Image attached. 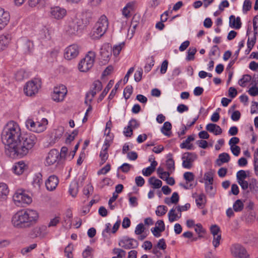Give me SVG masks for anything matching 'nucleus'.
Masks as SVG:
<instances>
[{
    "mask_svg": "<svg viewBox=\"0 0 258 258\" xmlns=\"http://www.w3.org/2000/svg\"><path fill=\"white\" fill-rule=\"evenodd\" d=\"M2 141L5 145L6 153L12 158L26 155L37 141L32 134L22 135L17 123L9 121L2 133Z\"/></svg>",
    "mask_w": 258,
    "mask_h": 258,
    "instance_id": "obj_1",
    "label": "nucleus"
},
{
    "mask_svg": "<svg viewBox=\"0 0 258 258\" xmlns=\"http://www.w3.org/2000/svg\"><path fill=\"white\" fill-rule=\"evenodd\" d=\"M38 219L39 213L37 211L27 209L15 214L12 218V223L18 229L29 228L37 223Z\"/></svg>",
    "mask_w": 258,
    "mask_h": 258,
    "instance_id": "obj_2",
    "label": "nucleus"
},
{
    "mask_svg": "<svg viewBox=\"0 0 258 258\" xmlns=\"http://www.w3.org/2000/svg\"><path fill=\"white\" fill-rule=\"evenodd\" d=\"M108 27V21L105 15H102L93 27L89 36L93 40H98L106 33Z\"/></svg>",
    "mask_w": 258,
    "mask_h": 258,
    "instance_id": "obj_3",
    "label": "nucleus"
},
{
    "mask_svg": "<svg viewBox=\"0 0 258 258\" xmlns=\"http://www.w3.org/2000/svg\"><path fill=\"white\" fill-rule=\"evenodd\" d=\"M83 27V19L79 16H75L68 20L64 31L69 36H76L82 31Z\"/></svg>",
    "mask_w": 258,
    "mask_h": 258,
    "instance_id": "obj_4",
    "label": "nucleus"
},
{
    "mask_svg": "<svg viewBox=\"0 0 258 258\" xmlns=\"http://www.w3.org/2000/svg\"><path fill=\"white\" fill-rule=\"evenodd\" d=\"M96 58L95 52L90 51L79 63V70L82 72H87L92 68Z\"/></svg>",
    "mask_w": 258,
    "mask_h": 258,
    "instance_id": "obj_5",
    "label": "nucleus"
},
{
    "mask_svg": "<svg viewBox=\"0 0 258 258\" xmlns=\"http://www.w3.org/2000/svg\"><path fill=\"white\" fill-rule=\"evenodd\" d=\"M41 85L39 79H34L28 82L24 87V92L28 96H33L38 92Z\"/></svg>",
    "mask_w": 258,
    "mask_h": 258,
    "instance_id": "obj_6",
    "label": "nucleus"
},
{
    "mask_svg": "<svg viewBox=\"0 0 258 258\" xmlns=\"http://www.w3.org/2000/svg\"><path fill=\"white\" fill-rule=\"evenodd\" d=\"M25 123L27 128L29 130L39 133L46 130L48 121L46 118H43L40 122H35L32 119H28Z\"/></svg>",
    "mask_w": 258,
    "mask_h": 258,
    "instance_id": "obj_7",
    "label": "nucleus"
},
{
    "mask_svg": "<svg viewBox=\"0 0 258 258\" xmlns=\"http://www.w3.org/2000/svg\"><path fill=\"white\" fill-rule=\"evenodd\" d=\"M13 200L18 206H24L32 202L31 197L22 189L17 190L13 196Z\"/></svg>",
    "mask_w": 258,
    "mask_h": 258,
    "instance_id": "obj_8",
    "label": "nucleus"
},
{
    "mask_svg": "<svg viewBox=\"0 0 258 258\" xmlns=\"http://www.w3.org/2000/svg\"><path fill=\"white\" fill-rule=\"evenodd\" d=\"M67 93V89L63 85L55 87L52 95V99L56 102H60L63 100Z\"/></svg>",
    "mask_w": 258,
    "mask_h": 258,
    "instance_id": "obj_9",
    "label": "nucleus"
},
{
    "mask_svg": "<svg viewBox=\"0 0 258 258\" xmlns=\"http://www.w3.org/2000/svg\"><path fill=\"white\" fill-rule=\"evenodd\" d=\"M197 158V155L194 153H184L182 156V166L186 169H190Z\"/></svg>",
    "mask_w": 258,
    "mask_h": 258,
    "instance_id": "obj_10",
    "label": "nucleus"
},
{
    "mask_svg": "<svg viewBox=\"0 0 258 258\" xmlns=\"http://www.w3.org/2000/svg\"><path fill=\"white\" fill-rule=\"evenodd\" d=\"M231 253L234 258H248L245 248L240 244H234L231 248Z\"/></svg>",
    "mask_w": 258,
    "mask_h": 258,
    "instance_id": "obj_11",
    "label": "nucleus"
},
{
    "mask_svg": "<svg viewBox=\"0 0 258 258\" xmlns=\"http://www.w3.org/2000/svg\"><path fill=\"white\" fill-rule=\"evenodd\" d=\"M79 46L77 44L71 45L65 49L64 57L68 60H71L76 57L79 53Z\"/></svg>",
    "mask_w": 258,
    "mask_h": 258,
    "instance_id": "obj_12",
    "label": "nucleus"
},
{
    "mask_svg": "<svg viewBox=\"0 0 258 258\" xmlns=\"http://www.w3.org/2000/svg\"><path fill=\"white\" fill-rule=\"evenodd\" d=\"M67 10L60 7L51 8L50 11L51 17L57 20L62 19L67 15Z\"/></svg>",
    "mask_w": 258,
    "mask_h": 258,
    "instance_id": "obj_13",
    "label": "nucleus"
},
{
    "mask_svg": "<svg viewBox=\"0 0 258 258\" xmlns=\"http://www.w3.org/2000/svg\"><path fill=\"white\" fill-rule=\"evenodd\" d=\"M47 227L44 225L36 226L30 231L29 235L31 238L44 237L47 234Z\"/></svg>",
    "mask_w": 258,
    "mask_h": 258,
    "instance_id": "obj_14",
    "label": "nucleus"
},
{
    "mask_svg": "<svg viewBox=\"0 0 258 258\" xmlns=\"http://www.w3.org/2000/svg\"><path fill=\"white\" fill-rule=\"evenodd\" d=\"M101 59L107 62L110 59L112 53V47L109 43L104 44L100 49Z\"/></svg>",
    "mask_w": 258,
    "mask_h": 258,
    "instance_id": "obj_15",
    "label": "nucleus"
},
{
    "mask_svg": "<svg viewBox=\"0 0 258 258\" xmlns=\"http://www.w3.org/2000/svg\"><path fill=\"white\" fill-rule=\"evenodd\" d=\"M119 245L124 249L135 248L138 245L137 240L125 237L119 242Z\"/></svg>",
    "mask_w": 258,
    "mask_h": 258,
    "instance_id": "obj_16",
    "label": "nucleus"
},
{
    "mask_svg": "<svg viewBox=\"0 0 258 258\" xmlns=\"http://www.w3.org/2000/svg\"><path fill=\"white\" fill-rule=\"evenodd\" d=\"M10 20V15L9 12L0 8V31L8 25Z\"/></svg>",
    "mask_w": 258,
    "mask_h": 258,
    "instance_id": "obj_17",
    "label": "nucleus"
},
{
    "mask_svg": "<svg viewBox=\"0 0 258 258\" xmlns=\"http://www.w3.org/2000/svg\"><path fill=\"white\" fill-rule=\"evenodd\" d=\"M11 39V35L9 33H4L0 36V51L4 50L8 47Z\"/></svg>",
    "mask_w": 258,
    "mask_h": 258,
    "instance_id": "obj_18",
    "label": "nucleus"
},
{
    "mask_svg": "<svg viewBox=\"0 0 258 258\" xmlns=\"http://www.w3.org/2000/svg\"><path fill=\"white\" fill-rule=\"evenodd\" d=\"M58 179L55 175L50 176L45 182L46 188L50 191L55 189L58 183Z\"/></svg>",
    "mask_w": 258,
    "mask_h": 258,
    "instance_id": "obj_19",
    "label": "nucleus"
},
{
    "mask_svg": "<svg viewBox=\"0 0 258 258\" xmlns=\"http://www.w3.org/2000/svg\"><path fill=\"white\" fill-rule=\"evenodd\" d=\"M59 153L57 150L53 149L50 151L46 158V163L47 165H51L57 161Z\"/></svg>",
    "mask_w": 258,
    "mask_h": 258,
    "instance_id": "obj_20",
    "label": "nucleus"
},
{
    "mask_svg": "<svg viewBox=\"0 0 258 258\" xmlns=\"http://www.w3.org/2000/svg\"><path fill=\"white\" fill-rule=\"evenodd\" d=\"M9 193V189L8 185L5 183H0V201L6 200Z\"/></svg>",
    "mask_w": 258,
    "mask_h": 258,
    "instance_id": "obj_21",
    "label": "nucleus"
},
{
    "mask_svg": "<svg viewBox=\"0 0 258 258\" xmlns=\"http://www.w3.org/2000/svg\"><path fill=\"white\" fill-rule=\"evenodd\" d=\"M206 128L208 131L213 133L215 135H219L222 133L221 128L216 124L209 123L206 125Z\"/></svg>",
    "mask_w": 258,
    "mask_h": 258,
    "instance_id": "obj_22",
    "label": "nucleus"
},
{
    "mask_svg": "<svg viewBox=\"0 0 258 258\" xmlns=\"http://www.w3.org/2000/svg\"><path fill=\"white\" fill-rule=\"evenodd\" d=\"M229 25L232 28L236 29H239L241 26L240 18L238 17L235 18L233 15H231L229 17Z\"/></svg>",
    "mask_w": 258,
    "mask_h": 258,
    "instance_id": "obj_23",
    "label": "nucleus"
},
{
    "mask_svg": "<svg viewBox=\"0 0 258 258\" xmlns=\"http://www.w3.org/2000/svg\"><path fill=\"white\" fill-rule=\"evenodd\" d=\"M135 5V2H131L128 3L122 10V15L126 18L130 17L131 16V11L133 10Z\"/></svg>",
    "mask_w": 258,
    "mask_h": 258,
    "instance_id": "obj_24",
    "label": "nucleus"
},
{
    "mask_svg": "<svg viewBox=\"0 0 258 258\" xmlns=\"http://www.w3.org/2000/svg\"><path fill=\"white\" fill-rule=\"evenodd\" d=\"M25 167L26 165L24 162H19L13 166V170L15 174L20 175L23 173Z\"/></svg>",
    "mask_w": 258,
    "mask_h": 258,
    "instance_id": "obj_25",
    "label": "nucleus"
},
{
    "mask_svg": "<svg viewBox=\"0 0 258 258\" xmlns=\"http://www.w3.org/2000/svg\"><path fill=\"white\" fill-rule=\"evenodd\" d=\"M195 138L193 136H189L180 145L181 149H186L187 150L193 149V145L190 144V142L193 141Z\"/></svg>",
    "mask_w": 258,
    "mask_h": 258,
    "instance_id": "obj_26",
    "label": "nucleus"
},
{
    "mask_svg": "<svg viewBox=\"0 0 258 258\" xmlns=\"http://www.w3.org/2000/svg\"><path fill=\"white\" fill-rule=\"evenodd\" d=\"M230 160L229 155L227 153H223L219 155L218 159L217 160L218 165L221 166L222 163H227Z\"/></svg>",
    "mask_w": 258,
    "mask_h": 258,
    "instance_id": "obj_27",
    "label": "nucleus"
},
{
    "mask_svg": "<svg viewBox=\"0 0 258 258\" xmlns=\"http://www.w3.org/2000/svg\"><path fill=\"white\" fill-rule=\"evenodd\" d=\"M171 127L172 125L171 123L169 121H166L161 129V132L165 136L170 137L171 134Z\"/></svg>",
    "mask_w": 258,
    "mask_h": 258,
    "instance_id": "obj_28",
    "label": "nucleus"
},
{
    "mask_svg": "<svg viewBox=\"0 0 258 258\" xmlns=\"http://www.w3.org/2000/svg\"><path fill=\"white\" fill-rule=\"evenodd\" d=\"M253 27L254 32V38L252 40V47H253L255 43L256 35L258 33V15H256L254 17L253 20Z\"/></svg>",
    "mask_w": 258,
    "mask_h": 258,
    "instance_id": "obj_29",
    "label": "nucleus"
},
{
    "mask_svg": "<svg viewBox=\"0 0 258 258\" xmlns=\"http://www.w3.org/2000/svg\"><path fill=\"white\" fill-rule=\"evenodd\" d=\"M78 191V183L73 182L70 186L69 192L73 197H75Z\"/></svg>",
    "mask_w": 258,
    "mask_h": 258,
    "instance_id": "obj_30",
    "label": "nucleus"
},
{
    "mask_svg": "<svg viewBox=\"0 0 258 258\" xmlns=\"http://www.w3.org/2000/svg\"><path fill=\"white\" fill-rule=\"evenodd\" d=\"M175 209L172 208L171 209L169 213H168V218H169V221L170 222H173L176 220H177L178 219L180 218L181 216V214L180 213L179 215L178 216L177 214L175 213Z\"/></svg>",
    "mask_w": 258,
    "mask_h": 258,
    "instance_id": "obj_31",
    "label": "nucleus"
},
{
    "mask_svg": "<svg viewBox=\"0 0 258 258\" xmlns=\"http://www.w3.org/2000/svg\"><path fill=\"white\" fill-rule=\"evenodd\" d=\"M113 82H112V81L110 80L109 83H108V84L107 85L106 87H105V88L104 89V90L103 91V92H102V93L100 94V95L99 96L98 100V101H102V99L104 98V97L105 96V95L107 94V93L108 92L109 90L111 89V88L113 86Z\"/></svg>",
    "mask_w": 258,
    "mask_h": 258,
    "instance_id": "obj_32",
    "label": "nucleus"
},
{
    "mask_svg": "<svg viewBox=\"0 0 258 258\" xmlns=\"http://www.w3.org/2000/svg\"><path fill=\"white\" fill-rule=\"evenodd\" d=\"M139 19V17L138 16H137L136 15H134V17H133L131 26L129 28V31H131L132 32V33L135 31V30L136 29V27L138 26Z\"/></svg>",
    "mask_w": 258,
    "mask_h": 258,
    "instance_id": "obj_33",
    "label": "nucleus"
},
{
    "mask_svg": "<svg viewBox=\"0 0 258 258\" xmlns=\"http://www.w3.org/2000/svg\"><path fill=\"white\" fill-rule=\"evenodd\" d=\"M149 182L155 188H160L161 187L162 184V182L160 180L156 179L155 177H150L149 179Z\"/></svg>",
    "mask_w": 258,
    "mask_h": 258,
    "instance_id": "obj_34",
    "label": "nucleus"
},
{
    "mask_svg": "<svg viewBox=\"0 0 258 258\" xmlns=\"http://www.w3.org/2000/svg\"><path fill=\"white\" fill-rule=\"evenodd\" d=\"M22 48L25 53H29L33 48V44L31 41H26L23 44Z\"/></svg>",
    "mask_w": 258,
    "mask_h": 258,
    "instance_id": "obj_35",
    "label": "nucleus"
},
{
    "mask_svg": "<svg viewBox=\"0 0 258 258\" xmlns=\"http://www.w3.org/2000/svg\"><path fill=\"white\" fill-rule=\"evenodd\" d=\"M124 42H122L118 45H115L113 46V47H112V52H113V55L115 56H117L119 54L120 51L124 47Z\"/></svg>",
    "mask_w": 258,
    "mask_h": 258,
    "instance_id": "obj_36",
    "label": "nucleus"
},
{
    "mask_svg": "<svg viewBox=\"0 0 258 258\" xmlns=\"http://www.w3.org/2000/svg\"><path fill=\"white\" fill-rule=\"evenodd\" d=\"M243 204L240 200H236L233 206V210L235 212H238L241 211L243 209Z\"/></svg>",
    "mask_w": 258,
    "mask_h": 258,
    "instance_id": "obj_37",
    "label": "nucleus"
},
{
    "mask_svg": "<svg viewBox=\"0 0 258 258\" xmlns=\"http://www.w3.org/2000/svg\"><path fill=\"white\" fill-rule=\"evenodd\" d=\"M251 79V77L249 75H244L238 81V84L242 87L246 86V83L249 82Z\"/></svg>",
    "mask_w": 258,
    "mask_h": 258,
    "instance_id": "obj_38",
    "label": "nucleus"
},
{
    "mask_svg": "<svg viewBox=\"0 0 258 258\" xmlns=\"http://www.w3.org/2000/svg\"><path fill=\"white\" fill-rule=\"evenodd\" d=\"M96 93V91H94V90L93 89L89 92L87 93L86 95V99L85 101V104H88V103H91Z\"/></svg>",
    "mask_w": 258,
    "mask_h": 258,
    "instance_id": "obj_39",
    "label": "nucleus"
},
{
    "mask_svg": "<svg viewBox=\"0 0 258 258\" xmlns=\"http://www.w3.org/2000/svg\"><path fill=\"white\" fill-rule=\"evenodd\" d=\"M27 77L25 71L23 70H19L15 74L16 79L19 81L23 80Z\"/></svg>",
    "mask_w": 258,
    "mask_h": 258,
    "instance_id": "obj_40",
    "label": "nucleus"
},
{
    "mask_svg": "<svg viewBox=\"0 0 258 258\" xmlns=\"http://www.w3.org/2000/svg\"><path fill=\"white\" fill-rule=\"evenodd\" d=\"M197 206L199 207L204 205L206 202V196L204 194H200L196 200Z\"/></svg>",
    "mask_w": 258,
    "mask_h": 258,
    "instance_id": "obj_41",
    "label": "nucleus"
},
{
    "mask_svg": "<svg viewBox=\"0 0 258 258\" xmlns=\"http://www.w3.org/2000/svg\"><path fill=\"white\" fill-rule=\"evenodd\" d=\"M113 253L116 254L117 258H123L125 256L126 252L120 248H114L113 249Z\"/></svg>",
    "mask_w": 258,
    "mask_h": 258,
    "instance_id": "obj_42",
    "label": "nucleus"
},
{
    "mask_svg": "<svg viewBox=\"0 0 258 258\" xmlns=\"http://www.w3.org/2000/svg\"><path fill=\"white\" fill-rule=\"evenodd\" d=\"M167 211V208L165 206H159L156 210V214L158 216L165 215Z\"/></svg>",
    "mask_w": 258,
    "mask_h": 258,
    "instance_id": "obj_43",
    "label": "nucleus"
},
{
    "mask_svg": "<svg viewBox=\"0 0 258 258\" xmlns=\"http://www.w3.org/2000/svg\"><path fill=\"white\" fill-rule=\"evenodd\" d=\"M73 247L71 244H69L64 249V252L68 258H73Z\"/></svg>",
    "mask_w": 258,
    "mask_h": 258,
    "instance_id": "obj_44",
    "label": "nucleus"
},
{
    "mask_svg": "<svg viewBox=\"0 0 258 258\" xmlns=\"http://www.w3.org/2000/svg\"><path fill=\"white\" fill-rule=\"evenodd\" d=\"M93 249L90 247L87 246L83 252V256L84 258H91L92 256V252Z\"/></svg>",
    "mask_w": 258,
    "mask_h": 258,
    "instance_id": "obj_45",
    "label": "nucleus"
},
{
    "mask_svg": "<svg viewBox=\"0 0 258 258\" xmlns=\"http://www.w3.org/2000/svg\"><path fill=\"white\" fill-rule=\"evenodd\" d=\"M133 93V87L131 85L127 86L124 89L123 95L126 99L130 98Z\"/></svg>",
    "mask_w": 258,
    "mask_h": 258,
    "instance_id": "obj_46",
    "label": "nucleus"
},
{
    "mask_svg": "<svg viewBox=\"0 0 258 258\" xmlns=\"http://www.w3.org/2000/svg\"><path fill=\"white\" fill-rule=\"evenodd\" d=\"M247 177L246 172L245 170H241L236 173L237 181L245 179Z\"/></svg>",
    "mask_w": 258,
    "mask_h": 258,
    "instance_id": "obj_47",
    "label": "nucleus"
},
{
    "mask_svg": "<svg viewBox=\"0 0 258 258\" xmlns=\"http://www.w3.org/2000/svg\"><path fill=\"white\" fill-rule=\"evenodd\" d=\"M107 151L108 150L102 149V150L100 152V157L101 158L102 164L104 163L108 159V154Z\"/></svg>",
    "mask_w": 258,
    "mask_h": 258,
    "instance_id": "obj_48",
    "label": "nucleus"
},
{
    "mask_svg": "<svg viewBox=\"0 0 258 258\" xmlns=\"http://www.w3.org/2000/svg\"><path fill=\"white\" fill-rule=\"evenodd\" d=\"M78 134V130H74L71 134L69 135L68 137L67 138L66 140V143L67 144H70L72 141H73L74 139L76 136Z\"/></svg>",
    "mask_w": 258,
    "mask_h": 258,
    "instance_id": "obj_49",
    "label": "nucleus"
},
{
    "mask_svg": "<svg viewBox=\"0 0 258 258\" xmlns=\"http://www.w3.org/2000/svg\"><path fill=\"white\" fill-rule=\"evenodd\" d=\"M166 166L169 171H172L174 170V161L172 158H169L166 161Z\"/></svg>",
    "mask_w": 258,
    "mask_h": 258,
    "instance_id": "obj_50",
    "label": "nucleus"
},
{
    "mask_svg": "<svg viewBox=\"0 0 258 258\" xmlns=\"http://www.w3.org/2000/svg\"><path fill=\"white\" fill-rule=\"evenodd\" d=\"M183 177L187 182H191L194 180L195 175L192 172H186L183 174Z\"/></svg>",
    "mask_w": 258,
    "mask_h": 258,
    "instance_id": "obj_51",
    "label": "nucleus"
},
{
    "mask_svg": "<svg viewBox=\"0 0 258 258\" xmlns=\"http://www.w3.org/2000/svg\"><path fill=\"white\" fill-rule=\"evenodd\" d=\"M197 52L196 48H189L188 50V56L186 59L188 60H193L194 59V55Z\"/></svg>",
    "mask_w": 258,
    "mask_h": 258,
    "instance_id": "obj_52",
    "label": "nucleus"
},
{
    "mask_svg": "<svg viewBox=\"0 0 258 258\" xmlns=\"http://www.w3.org/2000/svg\"><path fill=\"white\" fill-rule=\"evenodd\" d=\"M93 90L96 91L97 92H99L102 88V85L101 82L99 80L95 81L93 84Z\"/></svg>",
    "mask_w": 258,
    "mask_h": 258,
    "instance_id": "obj_53",
    "label": "nucleus"
},
{
    "mask_svg": "<svg viewBox=\"0 0 258 258\" xmlns=\"http://www.w3.org/2000/svg\"><path fill=\"white\" fill-rule=\"evenodd\" d=\"M63 133V128L61 127H58L54 131V139L57 140L61 138Z\"/></svg>",
    "mask_w": 258,
    "mask_h": 258,
    "instance_id": "obj_54",
    "label": "nucleus"
},
{
    "mask_svg": "<svg viewBox=\"0 0 258 258\" xmlns=\"http://www.w3.org/2000/svg\"><path fill=\"white\" fill-rule=\"evenodd\" d=\"M251 8V2L250 0H245L243 6V11L244 13H247Z\"/></svg>",
    "mask_w": 258,
    "mask_h": 258,
    "instance_id": "obj_55",
    "label": "nucleus"
},
{
    "mask_svg": "<svg viewBox=\"0 0 258 258\" xmlns=\"http://www.w3.org/2000/svg\"><path fill=\"white\" fill-rule=\"evenodd\" d=\"M237 182L243 190L247 189L248 187L251 188V184H249L245 179L238 181Z\"/></svg>",
    "mask_w": 258,
    "mask_h": 258,
    "instance_id": "obj_56",
    "label": "nucleus"
},
{
    "mask_svg": "<svg viewBox=\"0 0 258 258\" xmlns=\"http://www.w3.org/2000/svg\"><path fill=\"white\" fill-rule=\"evenodd\" d=\"M210 230L213 236L221 235V234H219L220 228L216 225H212L211 227Z\"/></svg>",
    "mask_w": 258,
    "mask_h": 258,
    "instance_id": "obj_57",
    "label": "nucleus"
},
{
    "mask_svg": "<svg viewBox=\"0 0 258 258\" xmlns=\"http://www.w3.org/2000/svg\"><path fill=\"white\" fill-rule=\"evenodd\" d=\"M110 167L111 166L109 164H107L104 167L98 171V175L106 174L110 170Z\"/></svg>",
    "mask_w": 258,
    "mask_h": 258,
    "instance_id": "obj_58",
    "label": "nucleus"
},
{
    "mask_svg": "<svg viewBox=\"0 0 258 258\" xmlns=\"http://www.w3.org/2000/svg\"><path fill=\"white\" fill-rule=\"evenodd\" d=\"M204 179L209 182V184H212L213 182V176L212 172H208L205 174Z\"/></svg>",
    "mask_w": 258,
    "mask_h": 258,
    "instance_id": "obj_59",
    "label": "nucleus"
},
{
    "mask_svg": "<svg viewBox=\"0 0 258 258\" xmlns=\"http://www.w3.org/2000/svg\"><path fill=\"white\" fill-rule=\"evenodd\" d=\"M144 230L145 227L144 225L142 223H140L137 226L135 232L137 235H140Z\"/></svg>",
    "mask_w": 258,
    "mask_h": 258,
    "instance_id": "obj_60",
    "label": "nucleus"
},
{
    "mask_svg": "<svg viewBox=\"0 0 258 258\" xmlns=\"http://www.w3.org/2000/svg\"><path fill=\"white\" fill-rule=\"evenodd\" d=\"M156 246L159 249L165 250L166 248V244L165 240L163 238L160 239Z\"/></svg>",
    "mask_w": 258,
    "mask_h": 258,
    "instance_id": "obj_61",
    "label": "nucleus"
},
{
    "mask_svg": "<svg viewBox=\"0 0 258 258\" xmlns=\"http://www.w3.org/2000/svg\"><path fill=\"white\" fill-rule=\"evenodd\" d=\"M230 149L234 155L238 156L240 153V148L238 146H231Z\"/></svg>",
    "mask_w": 258,
    "mask_h": 258,
    "instance_id": "obj_62",
    "label": "nucleus"
},
{
    "mask_svg": "<svg viewBox=\"0 0 258 258\" xmlns=\"http://www.w3.org/2000/svg\"><path fill=\"white\" fill-rule=\"evenodd\" d=\"M249 95L252 96H256L258 95V87L252 86L250 88L248 91Z\"/></svg>",
    "mask_w": 258,
    "mask_h": 258,
    "instance_id": "obj_63",
    "label": "nucleus"
},
{
    "mask_svg": "<svg viewBox=\"0 0 258 258\" xmlns=\"http://www.w3.org/2000/svg\"><path fill=\"white\" fill-rule=\"evenodd\" d=\"M254 166L255 171H258V148L254 153Z\"/></svg>",
    "mask_w": 258,
    "mask_h": 258,
    "instance_id": "obj_64",
    "label": "nucleus"
}]
</instances>
